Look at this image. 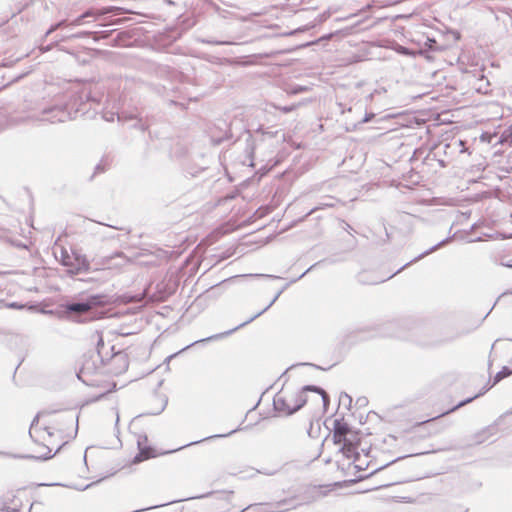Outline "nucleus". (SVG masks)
<instances>
[{
    "label": "nucleus",
    "mask_w": 512,
    "mask_h": 512,
    "mask_svg": "<svg viewBox=\"0 0 512 512\" xmlns=\"http://www.w3.org/2000/svg\"><path fill=\"white\" fill-rule=\"evenodd\" d=\"M286 2L288 6L294 8L302 5L305 2V0H286Z\"/></svg>",
    "instance_id": "16"
},
{
    "label": "nucleus",
    "mask_w": 512,
    "mask_h": 512,
    "mask_svg": "<svg viewBox=\"0 0 512 512\" xmlns=\"http://www.w3.org/2000/svg\"><path fill=\"white\" fill-rule=\"evenodd\" d=\"M512 374V370H510L509 368L507 367H503L496 375H495V378H494V383L493 385H495L496 383H498L499 381H501L502 379L508 377L509 375Z\"/></svg>",
    "instance_id": "13"
},
{
    "label": "nucleus",
    "mask_w": 512,
    "mask_h": 512,
    "mask_svg": "<svg viewBox=\"0 0 512 512\" xmlns=\"http://www.w3.org/2000/svg\"><path fill=\"white\" fill-rule=\"evenodd\" d=\"M501 142L508 143L510 146H512V125L504 130L501 134Z\"/></svg>",
    "instance_id": "14"
},
{
    "label": "nucleus",
    "mask_w": 512,
    "mask_h": 512,
    "mask_svg": "<svg viewBox=\"0 0 512 512\" xmlns=\"http://www.w3.org/2000/svg\"><path fill=\"white\" fill-rule=\"evenodd\" d=\"M106 13H107V11H99V12L87 11L86 13H84L83 15H81L80 17L75 19L71 24L72 25H81L83 23V20L86 17H95L97 15H103Z\"/></svg>",
    "instance_id": "12"
},
{
    "label": "nucleus",
    "mask_w": 512,
    "mask_h": 512,
    "mask_svg": "<svg viewBox=\"0 0 512 512\" xmlns=\"http://www.w3.org/2000/svg\"><path fill=\"white\" fill-rule=\"evenodd\" d=\"M102 304L101 296H92L86 302L67 305L66 312L83 314Z\"/></svg>",
    "instance_id": "8"
},
{
    "label": "nucleus",
    "mask_w": 512,
    "mask_h": 512,
    "mask_svg": "<svg viewBox=\"0 0 512 512\" xmlns=\"http://www.w3.org/2000/svg\"><path fill=\"white\" fill-rule=\"evenodd\" d=\"M77 431V412L63 410L40 413L33 421L29 434L40 456L47 457L73 439Z\"/></svg>",
    "instance_id": "2"
},
{
    "label": "nucleus",
    "mask_w": 512,
    "mask_h": 512,
    "mask_svg": "<svg viewBox=\"0 0 512 512\" xmlns=\"http://www.w3.org/2000/svg\"><path fill=\"white\" fill-rule=\"evenodd\" d=\"M129 367V357L125 352L115 353L104 365L103 371L98 373L99 377L117 376L127 371Z\"/></svg>",
    "instance_id": "6"
},
{
    "label": "nucleus",
    "mask_w": 512,
    "mask_h": 512,
    "mask_svg": "<svg viewBox=\"0 0 512 512\" xmlns=\"http://www.w3.org/2000/svg\"><path fill=\"white\" fill-rule=\"evenodd\" d=\"M77 431V412L63 410L40 413L33 421L29 434L40 456L47 457L73 439Z\"/></svg>",
    "instance_id": "1"
},
{
    "label": "nucleus",
    "mask_w": 512,
    "mask_h": 512,
    "mask_svg": "<svg viewBox=\"0 0 512 512\" xmlns=\"http://www.w3.org/2000/svg\"><path fill=\"white\" fill-rule=\"evenodd\" d=\"M309 400L321 409H326L329 404L327 393L312 386H307L302 391L282 389L275 395L273 404L277 411L289 415L299 410Z\"/></svg>",
    "instance_id": "4"
},
{
    "label": "nucleus",
    "mask_w": 512,
    "mask_h": 512,
    "mask_svg": "<svg viewBox=\"0 0 512 512\" xmlns=\"http://www.w3.org/2000/svg\"><path fill=\"white\" fill-rule=\"evenodd\" d=\"M97 387L101 388L104 393L112 392L115 387L116 383L114 381H101V380H95V384Z\"/></svg>",
    "instance_id": "11"
},
{
    "label": "nucleus",
    "mask_w": 512,
    "mask_h": 512,
    "mask_svg": "<svg viewBox=\"0 0 512 512\" xmlns=\"http://www.w3.org/2000/svg\"><path fill=\"white\" fill-rule=\"evenodd\" d=\"M151 457H154V451L150 448H146V449H142L135 457H134V460L133 462L134 463H139V462H142L144 460H147Z\"/></svg>",
    "instance_id": "10"
},
{
    "label": "nucleus",
    "mask_w": 512,
    "mask_h": 512,
    "mask_svg": "<svg viewBox=\"0 0 512 512\" xmlns=\"http://www.w3.org/2000/svg\"><path fill=\"white\" fill-rule=\"evenodd\" d=\"M30 505V498L26 490L21 489L16 491L11 499V509L13 511H20L24 506Z\"/></svg>",
    "instance_id": "9"
},
{
    "label": "nucleus",
    "mask_w": 512,
    "mask_h": 512,
    "mask_svg": "<svg viewBox=\"0 0 512 512\" xmlns=\"http://www.w3.org/2000/svg\"><path fill=\"white\" fill-rule=\"evenodd\" d=\"M476 397H477V395L475 396V398H476ZM473 399H474V397H473V398H469V399H467V400H465V401L460 402L458 405H456L455 407H453V408H452V409H450L449 411H446V412L442 413V414H441V416L446 415V414H448V413H450V412L455 411V410H456V409H458L459 407H462V406L466 405L467 403L471 402Z\"/></svg>",
    "instance_id": "15"
},
{
    "label": "nucleus",
    "mask_w": 512,
    "mask_h": 512,
    "mask_svg": "<svg viewBox=\"0 0 512 512\" xmlns=\"http://www.w3.org/2000/svg\"><path fill=\"white\" fill-rule=\"evenodd\" d=\"M333 443L339 451L348 459L353 460V465L358 470L369 469L368 455L359 452L361 444L360 434L354 430L343 418L335 419L331 430Z\"/></svg>",
    "instance_id": "3"
},
{
    "label": "nucleus",
    "mask_w": 512,
    "mask_h": 512,
    "mask_svg": "<svg viewBox=\"0 0 512 512\" xmlns=\"http://www.w3.org/2000/svg\"><path fill=\"white\" fill-rule=\"evenodd\" d=\"M239 277H240V276L230 277V278H228V279L224 280L222 283H227V282L233 281V280H235V279H237V278H239Z\"/></svg>",
    "instance_id": "18"
},
{
    "label": "nucleus",
    "mask_w": 512,
    "mask_h": 512,
    "mask_svg": "<svg viewBox=\"0 0 512 512\" xmlns=\"http://www.w3.org/2000/svg\"><path fill=\"white\" fill-rule=\"evenodd\" d=\"M507 278L509 280H512V267L509 269L508 273H507Z\"/></svg>",
    "instance_id": "19"
},
{
    "label": "nucleus",
    "mask_w": 512,
    "mask_h": 512,
    "mask_svg": "<svg viewBox=\"0 0 512 512\" xmlns=\"http://www.w3.org/2000/svg\"><path fill=\"white\" fill-rule=\"evenodd\" d=\"M278 110H280L283 113H289L294 109V106L291 107H277Z\"/></svg>",
    "instance_id": "17"
},
{
    "label": "nucleus",
    "mask_w": 512,
    "mask_h": 512,
    "mask_svg": "<svg viewBox=\"0 0 512 512\" xmlns=\"http://www.w3.org/2000/svg\"><path fill=\"white\" fill-rule=\"evenodd\" d=\"M54 254L62 265L68 268L71 274L86 272L89 269V263L84 257L69 254L68 251L58 243H56L54 247Z\"/></svg>",
    "instance_id": "5"
},
{
    "label": "nucleus",
    "mask_w": 512,
    "mask_h": 512,
    "mask_svg": "<svg viewBox=\"0 0 512 512\" xmlns=\"http://www.w3.org/2000/svg\"><path fill=\"white\" fill-rule=\"evenodd\" d=\"M215 505L219 512H241L242 505L237 504L233 492H222L215 498Z\"/></svg>",
    "instance_id": "7"
}]
</instances>
